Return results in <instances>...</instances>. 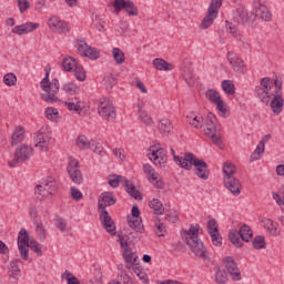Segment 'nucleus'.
Masks as SVG:
<instances>
[{"label": "nucleus", "instance_id": "nucleus-1", "mask_svg": "<svg viewBox=\"0 0 284 284\" xmlns=\"http://www.w3.org/2000/svg\"><path fill=\"white\" fill-rule=\"evenodd\" d=\"M115 204L116 196L112 192H103L98 199V212L100 214V222L102 223V226L108 232V234H110L111 236L116 235V225L114 224V221H112V216H110V213L105 209L112 207V205Z\"/></svg>", "mask_w": 284, "mask_h": 284}, {"label": "nucleus", "instance_id": "nucleus-2", "mask_svg": "<svg viewBox=\"0 0 284 284\" xmlns=\"http://www.w3.org/2000/svg\"><path fill=\"white\" fill-rule=\"evenodd\" d=\"M184 241L186 245H189L190 250L199 256V258H203L204 261L210 260V255H207V248H205V244L201 242L199 239V227L191 226L187 231L184 232Z\"/></svg>", "mask_w": 284, "mask_h": 284}, {"label": "nucleus", "instance_id": "nucleus-3", "mask_svg": "<svg viewBox=\"0 0 284 284\" xmlns=\"http://www.w3.org/2000/svg\"><path fill=\"white\" fill-rule=\"evenodd\" d=\"M40 88L45 92L40 95L42 101H45V103H57V101H59V97H57V94H59L61 85L57 78H53L50 82L49 67H45V77L41 80Z\"/></svg>", "mask_w": 284, "mask_h": 284}, {"label": "nucleus", "instance_id": "nucleus-4", "mask_svg": "<svg viewBox=\"0 0 284 284\" xmlns=\"http://www.w3.org/2000/svg\"><path fill=\"white\" fill-rule=\"evenodd\" d=\"M182 170H192V165L194 166L195 174L202 181H207L210 179V171L207 170V163L203 160H200L193 153L186 152L185 160L181 163L179 160Z\"/></svg>", "mask_w": 284, "mask_h": 284}, {"label": "nucleus", "instance_id": "nucleus-5", "mask_svg": "<svg viewBox=\"0 0 284 284\" xmlns=\"http://www.w3.org/2000/svg\"><path fill=\"white\" fill-rule=\"evenodd\" d=\"M272 79L270 78H262L260 81V85H256L254 89V94L256 99H260L262 103H270V100L272 99Z\"/></svg>", "mask_w": 284, "mask_h": 284}, {"label": "nucleus", "instance_id": "nucleus-6", "mask_svg": "<svg viewBox=\"0 0 284 284\" xmlns=\"http://www.w3.org/2000/svg\"><path fill=\"white\" fill-rule=\"evenodd\" d=\"M120 247L122 250V256L124 258L125 270H132L134 267V263H136L139 255L136 253L132 252V247H130V244L128 243V239L124 236H120L119 240Z\"/></svg>", "mask_w": 284, "mask_h": 284}, {"label": "nucleus", "instance_id": "nucleus-7", "mask_svg": "<svg viewBox=\"0 0 284 284\" xmlns=\"http://www.w3.org/2000/svg\"><path fill=\"white\" fill-rule=\"evenodd\" d=\"M34 154V149L28 144L19 145L13 154V159L9 161V168H17L18 163H24V161L30 160Z\"/></svg>", "mask_w": 284, "mask_h": 284}, {"label": "nucleus", "instance_id": "nucleus-8", "mask_svg": "<svg viewBox=\"0 0 284 284\" xmlns=\"http://www.w3.org/2000/svg\"><path fill=\"white\" fill-rule=\"evenodd\" d=\"M98 114L104 121H114V119H116V108H114V104L110 99L102 98L98 105Z\"/></svg>", "mask_w": 284, "mask_h": 284}, {"label": "nucleus", "instance_id": "nucleus-9", "mask_svg": "<svg viewBox=\"0 0 284 284\" xmlns=\"http://www.w3.org/2000/svg\"><path fill=\"white\" fill-rule=\"evenodd\" d=\"M62 68L65 72H72L73 70L74 77L78 81H85V70L83 69V65L77 62V59L72 57L64 58L62 60Z\"/></svg>", "mask_w": 284, "mask_h": 284}, {"label": "nucleus", "instance_id": "nucleus-10", "mask_svg": "<svg viewBox=\"0 0 284 284\" xmlns=\"http://www.w3.org/2000/svg\"><path fill=\"white\" fill-rule=\"evenodd\" d=\"M223 6V0H212L209 7V11L206 17L202 20L201 28L202 30H207L212 23H214V19L219 17V8Z\"/></svg>", "mask_w": 284, "mask_h": 284}, {"label": "nucleus", "instance_id": "nucleus-11", "mask_svg": "<svg viewBox=\"0 0 284 284\" xmlns=\"http://www.w3.org/2000/svg\"><path fill=\"white\" fill-rule=\"evenodd\" d=\"M30 236L26 229H21L18 234V248L23 261L30 258L28 245H30Z\"/></svg>", "mask_w": 284, "mask_h": 284}, {"label": "nucleus", "instance_id": "nucleus-12", "mask_svg": "<svg viewBox=\"0 0 284 284\" xmlns=\"http://www.w3.org/2000/svg\"><path fill=\"white\" fill-rule=\"evenodd\" d=\"M68 173L71 181L77 183V185H81V183H83V175L81 174V170H79V161H77V159L70 158Z\"/></svg>", "mask_w": 284, "mask_h": 284}, {"label": "nucleus", "instance_id": "nucleus-13", "mask_svg": "<svg viewBox=\"0 0 284 284\" xmlns=\"http://www.w3.org/2000/svg\"><path fill=\"white\" fill-rule=\"evenodd\" d=\"M224 267L226 272L230 274L233 281H241V271L239 270V264L232 256L224 257L223 260Z\"/></svg>", "mask_w": 284, "mask_h": 284}, {"label": "nucleus", "instance_id": "nucleus-14", "mask_svg": "<svg viewBox=\"0 0 284 284\" xmlns=\"http://www.w3.org/2000/svg\"><path fill=\"white\" fill-rule=\"evenodd\" d=\"M48 26L51 30H55V32H59L60 34L70 32V26L68 24V22L61 20L57 16H52L51 18H49Z\"/></svg>", "mask_w": 284, "mask_h": 284}, {"label": "nucleus", "instance_id": "nucleus-15", "mask_svg": "<svg viewBox=\"0 0 284 284\" xmlns=\"http://www.w3.org/2000/svg\"><path fill=\"white\" fill-rule=\"evenodd\" d=\"M128 225L131 227V230L135 231L129 233V239H126L128 241H130V239H138V234H143V232H145V227L143 226V221L141 217H129Z\"/></svg>", "mask_w": 284, "mask_h": 284}, {"label": "nucleus", "instance_id": "nucleus-16", "mask_svg": "<svg viewBox=\"0 0 284 284\" xmlns=\"http://www.w3.org/2000/svg\"><path fill=\"white\" fill-rule=\"evenodd\" d=\"M143 172L146 174L148 180L154 183V187H158V190H163L165 184L163 181L159 180V173L156 170H154V168H152V165L143 164Z\"/></svg>", "mask_w": 284, "mask_h": 284}, {"label": "nucleus", "instance_id": "nucleus-17", "mask_svg": "<svg viewBox=\"0 0 284 284\" xmlns=\"http://www.w3.org/2000/svg\"><path fill=\"white\" fill-rule=\"evenodd\" d=\"M50 134L45 132V130H40L34 136L36 148L42 150V152H48V148H50Z\"/></svg>", "mask_w": 284, "mask_h": 284}, {"label": "nucleus", "instance_id": "nucleus-18", "mask_svg": "<svg viewBox=\"0 0 284 284\" xmlns=\"http://www.w3.org/2000/svg\"><path fill=\"white\" fill-rule=\"evenodd\" d=\"M224 185L227 190L231 191L233 196H239L241 194V190H243L241 180L234 176L224 178Z\"/></svg>", "mask_w": 284, "mask_h": 284}, {"label": "nucleus", "instance_id": "nucleus-19", "mask_svg": "<svg viewBox=\"0 0 284 284\" xmlns=\"http://www.w3.org/2000/svg\"><path fill=\"white\" fill-rule=\"evenodd\" d=\"M38 28L39 22H26L23 24L16 26L12 29V33L21 37V34H30V32H34V30H38Z\"/></svg>", "mask_w": 284, "mask_h": 284}, {"label": "nucleus", "instance_id": "nucleus-20", "mask_svg": "<svg viewBox=\"0 0 284 284\" xmlns=\"http://www.w3.org/2000/svg\"><path fill=\"white\" fill-rule=\"evenodd\" d=\"M149 159L154 163V165H158L161 168V165H164L166 159H165V150L159 148L152 146L151 153H149Z\"/></svg>", "mask_w": 284, "mask_h": 284}, {"label": "nucleus", "instance_id": "nucleus-21", "mask_svg": "<svg viewBox=\"0 0 284 284\" xmlns=\"http://www.w3.org/2000/svg\"><path fill=\"white\" fill-rule=\"evenodd\" d=\"M227 61L230 62V65H232L234 72H240L241 74L245 72V63L243 62V59L239 58L236 53L229 52Z\"/></svg>", "mask_w": 284, "mask_h": 284}, {"label": "nucleus", "instance_id": "nucleus-22", "mask_svg": "<svg viewBox=\"0 0 284 284\" xmlns=\"http://www.w3.org/2000/svg\"><path fill=\"white\" fill-rule=\"evenodd\" d=\"M204 134L205 136L212 140L214 145H217V146L222 145L223 142L221 141V135L219 134L216 125L206 123V128L204 129Z\"/></svg>", "mask_w": 284, "mask_h": 284}, {"label": "nucleus", "instance_id": "nucleus-23", "mask_svg": "<svg viewBox=\"0 0 284 284\" xmlns=\"http://www.w3.org/2000/svg\"><path fill=\"white\" fill-rule=\"evenodd\" d=\"M283 93H274L273 99L271 101V110L276 114H281L283 112Z\"/></svg>", "mask_w": 284, "mask_h": 284}, {"label": "nucleus", "instance_id": "nucleus-24", "mask_svg": "<svg viewBox=\"0 0 284 284\" xmlns=\"http://www.w3.org/2000/svg\"><path fill=\"white\" fill-rule=\"evenodd\" d=\"M262 225L266 230V232L270 234V236H278V234H281V231L278 230V223L267 217L262 219Z\"/></svg>", "mask_w": 284, "mask_h": 284}, {"label": "nucleus", "instance_id": "nucleus-25", "mask_svg": "<svg viewBox=\"0 0 284 284\" xmlns=\"http://www.w3.org/2000/svg\"><path fill=\"white\" fill-rule=\"evenodd\" d=\"M255 17L262 21H272V11L263 3H260L255 9Z\"/></svg>", "mask_w": 284, "mask_h": 284}, {"label": "nucleus", "instance_id": "nucleus-26", "mask_svg": "<svg viewBox=\"0 0 284 284\" xmlns=\"http://www.w3.org/2000/svg\"><path fill=\"white\" fill-rule=\"evenodd\" d=\"M122 187H124L129 196H131L132 199H135V201H141V199H143L141 196V191L136 190V186L131 181L129 180L124 181V184Z\"/></svg>", "mask_w": 284, "mask_h": 284}, {"label": "nucleus", "instance_id": "nucleus-27", "mask_svg": "<svg viewBox=\"0 0 284 284\" xmlns=\"http://www.w3.org/2000/svg\"><path fill=\"white\" fill-rule=\"evenodd\" d=\"M233 21L240 24L247 23V21H250L247 10H245L244 8H239L233 11Z\"/></svg>", "mask_w": 284, "mask_h": 284}, {"label": "nucleus", "instance_id": "nucleus-28", "mask_svg": "<svg viewBox=\"0 0 284 284\" xmlns=\"http://www.w3.org/2000/svg\"><path fill=\"white\" fill-rule=\"evenodd\" d=\"M64 105L70 112H75V114H81V112H83L81 100L77 97L72 98L71 101H65Z\"/></svg>", "mask_w": 284, "mask_h": 284}, {"label": "nucleus", "instance_id": "nucleus-29", "mask_svg": "<svg viewBox=\"0 0 284 284\" xmlns=\"http://www.w3.org/2000/svg\"><path fill=\"white\" fill-rule=\"evenodd\" d=\"M149 207L153 210V214H155V216H162V214L165 213V207L163 206V202H161V200L159 199L151 200L149 202Z\"/></svg>", "mask_w": 284, "mask_h": 284}, {"label": "nucleus", "instance_id": "nucleus-30", "mask_svg": "<svg viewBox=\"0 0 284 284\" xmlns=\"http://www.w3.org/2000/svg\"><path fill=\"white\" fill-rule=\"evenodd\" d=\"M153 67L156 70L164 71V72L174 70V65L172 63H170L161 58H156L153 60Z\"/></svg>", "mask_w": 284, "mask_h": 284}, {"label": "nucleus", "instance_id": "nucleus-31", "mask_svg": "<svg viewBox=\"0 0 284 284\" xmlns=\"http://www.w3.org/2000/svg\"><path fill=\"white\" fill-rule=\"evenodd\" d=\"M23 139H26V130L23 126H17L11 136V145H19Z\"/></svg>", "mask_w": 284, "mask_h": 284}, {"label": "nucleus", "instance_id": "nucleus-32", "mask_svg": "<svg viewBox=\"0 0 284 284\" xmlns=\"http://www.w3.org/2000/svg\"><path fill=\"white\" fill-rule=\"evenodd\" d=\"M239 235L242 241L248 243V241H252V236H254V233L252 232L250 225L244 224L240 227Z\"/></svg>", "mask_w": 284, "mask_h": 284}, {"label": "nucleus", "instance_id": "nucleus-33", "mask_svg": "<svg viewBox=\"0 0 284 284\" xmlns=\"http://www.w3.org/2000/svg\"><path fill=\"white\" fill-rule=\"evenodd\" d=\"M119 270V278L122 281L123 284L133 283L132 275L128 271H125V265L120 264L118 265Z\"/></svg>", "mask_w": 284, "mask_h": 284}, {"label": "nucleus", "instance_id": "nucleus-34", "mask_svg": "<svg viewBox=\"0 0 284 284\" xmlns=\"http://www.w3.org/2000/svg\"><path fill=\"white\" fill-rule=\"evenodd\" d=\"M186 121L192 128H195L196 130H201L203 128V115H187Z\"/></svg>", "mask_w": 284, "mask_h": 284}, {"label": "nucleus", "instance_id": "nucleus-35", "mask_svg": "<svg viewBox=\"0 0 284 284\" xmlns=\"http://www.w3.org/2000/svg\"><path fill=\"white\" fill-rule=\"evenodd\" d=\"M159 131L161 134H164V136H168V134L172 132V122L168 118L160 120Z\"/></svg>", "mask_w": 284, "mask_h": 284}, {"label": "nucleus", "instance_id": "nucleus-36", "mask_svg": "<svg viewBox=\"0 0 284 284\" xmlns=\"http://www.w3.org/2000/svg\"><path fill=\"white\" fill-rule=\"evenodd\" d=\"M125 181H128V179L125 176L122 175H109V185L113 189L119 187V185H124Z\"/></svg>", "mask_w": 284, "mask_h": 284}, {"label": "nucleus", "instance_id": "nucleus-37", "mask_svg": "<svg viewBox=\"0 0 284 284\" xmlns=\"http://www.w3.org/2000/svg\"><path fill=\"white\" fill-rule=\"evenodd\" d=\"M40 185L45 187L51 196L54 194V192H57V180H54V178H48L47 180L42 181Z\"/></svg>", "mask_w": 284, "mask_h": 284}, {"label": "nucleus", "instance_id": "nucleus-38", "mask_svg": "<svg viewBox=\"0 0 284 284\" xmlns=\"http://www.w3.org/2000/svg\"><path fill=\"white\" fill-rule=\"evenodd\" d=\"M19 261L10 262L9 267V275L11 278H14V281H18L21 277V268H19Z\"/></svg>", "mask_w": 284, "mask_h": 284}, {"label": "nucleus", "instance_id": "nucleus-39", "mask_svg": "<svg viewBox=\"0 0 284 284\" xmlns=\"http://www.w3.org/2000/svg\"><path fill=\"white\" fill-rule=\"evenodd\" d=\"M229 239L235 247H243V239H241V235L236 230H231L229 232Z\"/></svg>", "mask_w": 284, "mask_h": 284}, {"label": "nucleus", "instance_id": "nucleus-40", "mask_svg": "<svg viewBox=\"0 0 284 284\" xmlns=\"http://www.w3.org/2000/svg\"><path fill=\"white\" fill-rule=\"evenodd\" d=\"M36 196L38 201H43L45 199H50V196L52 195L47 191V189L42 184H38L36 186Z\"/></svg>", "mask_w": 284, "mask_h": 284}, {"label": "nucleus", "instance_id": "nucleus-41", "mask_svg": "<svg viewBox=\"0 0 284 284\" xmlns=\"http://www.w3.org/2000/svg\"><path fill=\"white\" fill-rule=\"evenodd\" d=\"M265 153V146L258 142L256 149L251 154L250 162L254 163V161H261V154Z\"/></svg>", "mask_w": 284, "mask_h": 284}, {"label": "nucleus", "instance_id": "nucleus-42", "mask_svg": "<svg viewBox=\"0 0 284 284\" xmlns=\"http://www.w3.org/2000/svg\"><path fill=\"white\" fill-rule=\"evenodd\" d=\"M33 225L36 227V232L40 241H45V227L43 226V223L41 222V220H34Z\"/></svg>", "mask_w": 284, "mask_h": 284}, {"label": "nucleus", "instance_id": "nucleus-43", "mask_svg": "<svg viewBox=\"0 0 284 284\" xmlns=\"http://www.w3.org/2000/svg\"><path fill=\"white\" fill-rule=\"evenodd\" d=\"M113 59L118 65H121L125 63V53L119 49V48H113L112 50Z\"/></svg>", "mask_w": 284, "mask_h": 284}, {"label": "nucleus", "instance_id": "nucleus-44", "mask_svg": "<svg viewBox=\"0 0 284 284\" xmlns=\"http://www.w3.org/2000/svg\"><path fill=\"white\" fill-rule=\"evenodd\" d=\"M62 90L65 94H70L72 97L79 92V87L74 84V82H67L62 85Z\"/></svg>", "mask_w": 284, "mask_h": 284}, {"label": "nucleus", "instance_id": "nucleus-45", "mask_svg": "<svg viewBox=\"0 0 284 284\" xmlns=\"http://www.w3.org/2000/svg\"><path fill=\"white\" fill-rule=\"evenodd\" d=\"M184 81L192 88L194 85V74H192L191 68H182Z\"/></svg>", "mask_w": 284, "mask_h": 284}, {"label": "nucleus", "instance_id": "nucleus-46", "mask_svg": "<svg viewBox=\"0 0 284 284\" xmlns=\"http://www.w3.org/2000/svg\"><path fill=\"white\" fill-rule=\"evenodd\" d=\"M75 145L79 150H88L90 148V140L85 135H79Z\"/></svg>", "mask_w": 284, "mask_h": 284}, {"label": "nucleus", "instance_id": "nucleus-47", "mask_svg": "<svg viewBox=\"0 0 284 284\" xmlns=\"http://www.w3.org/2000/svg\"><path fill=\"white\" fill-rule=\"evenodd\" d=\"M61 278L67 281V284H81V281H79L77 276H74V274H72L70 271L62 273Z\"/></svg>", "mask_w": 284, "mask_h": 284}, {"label": "nucleus", "instance_id": "nucleus-48", "mask_svg": "<svg viewBox=\"0 0 284 284\" xmlns=\"http://www.w3.org/2000/svg\"><path fill=\"white\" fill-rule=\"evenodd\" d=\"M205 97L209 101H211V103H216L221 100V93L214 89L206 90Z\"/></svg>", "mask_w": 284, "mask_h": 284}, {"label": "nucleus", "instance_id": "nucleus-49", "mask_svg": "<svg viewBox=\"0 0 284 284\" xmlns=\"http://www.w3.org/2000/svg\"><path fill=\"white\" fill-rule=\"evenodd\" d=\"M124 10L129 17H139V9L133 1L128 0Z\"/></svg>", "mask_w": 284, "mask_h": 284}, {"label": "nucleus", "instance_id": "nucleus-50", "mask_svg": "<svg viewBox=\"0 0 284 284\" xmlns=\"http://www.w3.org/2000/svg\"><path fill=\"white\" fill-rule=\"evenodd\" d=\"M252 245L254 247V250H265V237L264 236H255L253 242H252Z\"/></svg>", "mask_w": 284, "mask_h": 284}, {"label": "nucleus", "instance_id": "nucleus-51", "mask_svg": "<svg viewBox=\"0 0 284 284\" xmlns=\"http://www.w3.org/2000/svg\"><path fill=\"white\" fill-rule=\"evenodd\" d=\"M223 172L225 173V179L234 176V174H236V166L230 162H226L223 165Z\"/></svg>", "mask_w": 284, "mask_h": 284}, {"label": "nucleus", "instance_id": "nucleus-52", "mask_svg": "<svg viewBox=\"0 0 284 284\" xmlns=\"http://www.w3.org/2000/svg\"><path fill=\"white\" fill-rule=\"evenodd\" d=\"M134 274L138 276V278H140V281H142V283H148V273H145V271H143V267L141 266H135L132 267Z\"/></svg>", "mask_w": 284, "mask_h": 284}, {"label": "nucleus", "instance_id": "nucleus-53", "mask_svg": "<svg viewBox=\"0 0 284 284\" xmlns=\"http://www.w3.org/2000/svg\"><path fill=\"white\" fill-rule=\"evenodd\" d=\"M209 236H211V241L215 247H221V245H223V236H221L219 231L215 233H209Z\"/></svg>", "mask_w": 284, "mask_h": 284}, {"label": "nucleus", "instance_id": "nucleus-54", "mask_svg": "<svg viewBox=\"0 0 284 284\" xmlns=\"http://www.w3.org/2000/svg\"><path fill=\"white\" fill-rule=\"evenodd\" d=\"M3 83H6L9 88L17 85V75L14 73H7L3 77Z\"/></svg>", "mask_w": 284, "mask_h": 284}, {"label": "nucleus", "instance_id": "nucleus-55", "mask_svg": "<svg viewBox=\"0 0 284 284\" xmlns=\"http://www.w3.org/2000/svg\"><path fill=\"white\" fill-rule=\"evenodd\" d=\"M215 282L219 284L227 283V273L225 271H216L215 272Z\"/></svg>", "mask_w": 284, "mask_h": 284}, {"label": "nucleus", "instance_id": "nucleus-56", "mask_svg": "<svg viewBox=\"0 0 284 284\" xmlns=\"http://www.w3.org/2000/svg\"><path fill=\"white\" fill-rule=\"evenodd\" d=\"M32 250L38 256H43V251L41 250V246L39 245V242L31 240L29 242L28 248Z\"/></svg>", "mask_w": 284, "mask_h": 284}, {"label": "nucleus", "instance_id": "nucleus-57", "mask_svg": "<svg viewBox=\"0 0 284 284\" xmlns=\"http://www.w3.org/2000/svg\"><path fill=\"white\" fill-rule=\"evenodd\" d=\"M222 89L226 94H234V83L231 80L222 81Z\"/></svg>", "mask_w": 284, "mask_h": 284}, {"label": "nucleus", "instance_id": "nucleus-58", "mask_svg": "<svg viewBox=\"0 0 284 284\" xmlns=\"http://www.w3.org/2000/svg\"><path fill=\"white\" fill-rule=\"evenodd\" d=\"M45 118L49 119V121H54L59 114V110L54 108H47L44 111Z\"/></svg>", "mask_w": 284, "mask_h": 284}, {"label": "nucleus", "instance_id": "nucleus-59", "mask_svg": "<svg viewBox=\"0 0 284 284\" xmlns=\"http://www.w3.org/2000/svg\"><path fill=\"white\" fill-rule=\"evenodd\" d=\"M139 116L142 121V123H144L145 125H152V123H154V120H152V118L150 115H148V113H145V111H139Z\"/></svg>", "mask_w": 284, "mask_h": 284}, {"label": "nucleus", "instance_id": "nucleus-60", "mask_svg": "<svg viewBox=\"0 0 284 284\" xmlns=\"http://www.w3.org/2000/svg\"><path fill=\"white\" fill-rule=\"evenodd\" d=\"M55 227H58L61 232H65V229L68 227V222L63 220V217L58 216L54 220Z\"/></svg>", "mask_w": 284, "mask_h": 284}, {"label": "nucleus", "instance_id": "nucleus-61", "mask_svg": "<svg viewBox=\"0 0 284 284\" xmlns=\"http://www.w3.org/2000/svg\"><path fill=\"white\" fill-rule=\"evenodd\" d=\"M219 232V224L216 223V220L212 219L207 222V234H213Z\"/></svg>", "mask_w": 284, "mask_h": 284}, {"label": "nucleus", "instance_id": "nucleus-62", "mask_svg": "<svg viewBox=\"0 0 284 284\" xmlns=\"http://www.w3.org/2000/svg\"><path fill=\"white\" fill-rule=\"evenodd\" d=\"M84 57H87L88 59L97 60L99 59V51L92 47H89Z\"/></svg>", "mask_w": 284, "mask_h": 284}, {"label": "nucleus", "instance_id": "nucleus-63", "mask_svg": "<svg viewBox=\"0 0 284 284\" xmlns=\"http://www.w3.org/2000/svg\"><path fill=\"white\" fill-rule=\"evenodd\" d=\"M17 1H18V8L22 14L23 12H28V10H30V2L28 0H17Z\"/></svg>", "mask_w": 284, "mask_h": 284}, {"label": "nucleus", "instance_id": "nucleus-64", "mask_svg": "<svg viewBox=\"0 0 284 284\" xmlns=\"http://www.w3.org/2000/svg\"><path fill=\"white\" fill-rule=\"evenodd\" d=\"M113 7L118 12H121V10H125L128 7V1L125 0H114Z\"/></svg>", "mask_w": 284, "mask_h": 284}]
</instances>
